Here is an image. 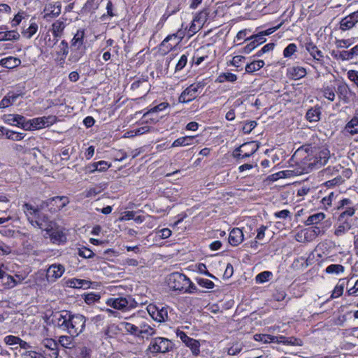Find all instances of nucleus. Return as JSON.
Returning a JSON list of instances; mask_svg holds the SVG:
<instances>
[{
    "instance_id": "1",
    "label": "nucleus",
    "mask_w": 358,
    "mask_h": 358,
    "mask_svg": "<svg viewBox=\"0 0 358 358\" xmlns=\"http://www.w3.org/2000/svg\"><path fill=\"white\" fill-rule=\"evenodd\" d=\"M300 160L301 170L297 171L296 174L300 175L308 173L313 170L318 169L324 166L330 157L329 150L324 147L311 149H298L293 156Z\"/></svg>"
},
{
    "instance_id": "2",
    "label": "nucleus",
    "mask_w": 358,
    "mask_h": 358,
    "mask_svg": "<svg viewBox=\"0 0 358 358\" xmlns=\"http://www.w3.org/2000/svg\"><path fill=\"white\" fill-rule=\"evenodd\" d=\"M53 317L55 325L71 336H78L85 329L87 319L81 314L62 310L56 313Z\"/></svg>"
},
{
    "instance_id": "3",
    "label": "nucleus",
    "mask_w": 358,
    "mask_h": 358,
    "mask_svg": "<svg viewBox=\"0 0 358 358\" xmlns=\"http://www.w3.org/2000/svg\"><path fill=\"white\" fill-rule=\"evenodd\" d=\"M173 348V343L164 337H155L151 339L145 352L147 355H155L158 353H166Z\"/></svg>"
},
{
    "instance_id": "4",
    "label": "nucleus",
    "mask_w": 358,
    "mask_h": 358,
    "mask_svg": "<svg viewBox=\"0 0 358 358\" xmlns=\"http://www.w3.org/2000/svg\"><path fill=\"white\" fill-rule=\"evenodd\" d=\"M336 209L340 211L338 221L351 222L352 217L355 214L357 207L351 199L344 198L338 202Z\"/></svg>"
},
{
    "instance_id": "5",
    "label": "nucleus",
    "mask_w": 358,
    "mask_h": 358,
    "mask_svg": "<svg viewBox=\"0 0 358 358\" xmlns=\"http://www.w3.org/2000/svg\"><path fill=\"white\" fill-rule=\"evenodd\" d=\"M106 304L115 309L129 310L137 307L138 303L130 296L127 297L110 298Z\"/></svg>"
},
{
    "instance_id": "6",
    "label": "nucleus",
    "mask_w": 358,
    "mask_h": 358,
    "mask_svg": "<svg viewBox=\"0 0 358 358\" xmlns=\"http://www.w3.org/2000/svg\"><path fill=\"white\" fill-rule=\"evenodd\" d=\"M166 282L171 289L182 292L189 283V278L183 273L173 272L167 276Z\"/></svg>"
},
{
    "instance_id": "7",
    "label": "nucleus",
    "mask_w": 358,
    "mask_h": 358,
    "mask_svg": "<svg viewBox=\"0 0 358 358\" xmlns=\"http://www.w3.org/2000/svg\"><path fill=\"white\" fill-rule=\"evenodd\" d=\"M336 94L340 101L345 104L350 103L355 98V93L343 81H338L336 83Z\"/></svg>"
},
{
    "instance_id": "8",
    "label": "nucleus",
    "mask_w": 358,
    "mask_h": 358,
    "mask_svg": "<svg viewBox=\"0 0 358 358\" xmlns=\"http://www.w3.org/2000/svg\"><path fill=\"white\" fill-rule=\"evenodd\" d=\"M258 148V145L255 142H248L235 149L233 155L237 159H245L255 153Z\"/></svg>"
},
{
    "instance_id": "9",
    "label": "nucleus",
    "mask_w": 358,
    "mask_h": 358,
    "mask_svg": "<svg viewBox=\"0 0 358 358\" xmlns=\"http://www.w3.org/2000/svg\"><path fill=\"white\" fill-rule=\"evenodd\" d=\"M205 84L203 81L197 82L187 87L180 95L178 101L180 103H188L196 97L199 90L203 89Z\"/></svg>"
},
{
    "instance_id": "10",
    "label": "nucleus",
    "mask_w": 358,
    "mask_h": 358,
    "mask_svg": "<svg viewBox=\"0 0 358 358\" xmlns=\"http://www.w3.org/2000/svg\"><path fill=\"white\" fill-rule=\"evenodd\" d=\"M169 309L168 306H162L149 305L147 307L149 315L154 320L158 322H163L169 320Z\"/></svg>"
},
{
    "instance_id": "11",
    "label": "nucleus",
    "mask_w": 358,
    "mask_h": 358,
    "mask_svg": "<svg viewBox=\"0 0 358 358\" xmlns=\"http://www.w3.org/2000/svg\"><path fill=\"white\" fill-rule=\"evenodd\" d=\"M65 272V267L61 264H52L48 266L45 273V280L52 284L59 279Z\"/></svg>"
},
{
    "instance_id": "12",
    "label": "nucleus",
    "mask_w": 358,
    "mask_h": 358,
    "mask_svg": "<svg viewBox=\"0 0 358 358\" xmlns=\"http://www.w3.org/2000/svg\"><path fill=\"white\" fill-rule=\"evenodd\" d=\"M139 324V337L147 338L156 334V329L147 324L142 318L135 315L127 318Z\"/></svg>"
},
{
    "instance_id": "13",
    "label": "nucleus",
    "mask_w": 358,
    "mask_h": 358,
    "mask_svg": "<svg viewBox=\"0 0 358 358\" xmlns=\"http://www.w3.org/2000/svg\"><path fill=\"white\" fill-rule=\"evenodd\" d=\"M69 203L67 196H55L47 200L46 206L51 212H57L62 210Z\"/></svg>"
},
{
    "instance_id": "14",
    "label": "nucleus",
    "mask_w": 358,
    "mask_h": 358,
    "mask_svg": "<svg viewBox=\"0 0 358 358\" xmlns=\"http://www.w3.org/2000/svg\"><path fill=\"white\" fill-rule=\"evenodd\" d=\"M183 38V33L179 30L176 34L169 35L162 42L161 46L166 48L165 52H169L173 50Z\"/></svg>"
},
{
    "instance_id": "15",
    "label": "nucleus",
    "mask_w": 358,
    "mask_h": 358,
    "mask_svg": "<svg viewBox=\"0 0 358 358\" xmlns=\"http://www.w3.org/2000/svg\"><path fill=\"white\" fill-rule=\"evenodd\" d=\"M46 234L53 243L61 244L66 242V237L64 233L61 229L56 227L55 223L46 231Z\"/></svg>"
},
{
    "instance_id": "16",
    "label": "nucleus",
    "mask_w": 358,
    "mask_h": 358,
    "mask_svg": "<svg viewBox=\"0 0 358 358\" xmlns=\"http://www.w3.org/2000/svg\"><path fill=\"white\" fill-rule=\"evenodd\" d=\"M70 55L69 57V61L71 63L78 62L86 53V45H70Z\"/></svg>"
},
{
    "instance_id": "17",
    "label": "nucleus",
    "mask_w": 358,
    "mask_h": 358,
    "mask_svg": "<svg viewBox=\"0 0 358 358\" xmlns=\"http://www.w3.org/2000/svg\"><path fill=\"white\" fill-rule=\"evenodd\" d=\"M55 115L43 116L33 118L34 130L41 129L52 126L57 122Z\"/></svg>"
},
{
    "instance_id": "18",
    "label": "nucleus",
    "mask_w": 358,
    "mask_h": 358,
    "mask_svg": "<svg viewBox=\"0 0 358 358\" xmlns=\"http://www.w3.org/2000/svg\"><path fill=\"white\" fill-rule=\"evenodd\" d=\"M306 50L309 52L313 59L320 64L324 63L323 52L318 49L313 42H308L305 44Z\"/></svg>"
},
{
    "instance_id": "19",
    "label": "nucleus",
    "mask_w": 358,
    "mask_h": 358,
    "mask_svg": "<svg viewBox=\"0 0 358 358\" xmlns=\"http://www.w3.org/2000/svg\"><path fill=\"white\" fill-rule=\"evenodd\" d=\"M357 23H358V10L341 20L340 29L343 31L349 30L354 27Z\"/></svg>"
},
{
    "instance_id": "20",
    "label": "nucleus",
    "mask_w": 358,
    "mask_h": 358,
    "mask_svg": "<svg viewBox=\"0 0 358 358\" xmlns=\"http://www.w3.org/2000/svg\"><path fill=\"white\" fill-rule=\"evenodd\" d=\"M55 222L50 221L48 217L41 212L31 224L33 227L47 231Z\"/></svg>"
},
{
    "instance_id": "21",
    "label": "nucleus",
    "mask_w": 358,
    "mask_h": 358,
    "mask_svg": "<svg viewBox=\"0 0 358 358\" xmlns=\"http://www.w3.org/2000/svg\"><path fill=\"white\" fill-rule=\"evenodd\" d=\"M245 41H250V43L243 48L242 52L249 54L258 45L264 43L266 41V38H259L257 34H254L247 37Z\"/></svg>"
},
{
    "instance_id": "22",
    "label": "nucleus",
    "mask_w": 358,
    "mask_h": 358,
    "mask_svg": "<svg viewBox=\"0 0 358 358\" xmlns=\"http://www.w3.org/2000/svg\"><path fill=\"white\" fill-rule=\"evenodd\" d=\"M62 10V3L59 1L52 2L47 4L44 8V17H56L59 15Z\"/></svg>"
},
{
    "instance_id": "23",
    "label": "nucleus",
    "mask_w": 358,
    "mask_h": 358,
    "mask_svg": "<svg viewBox=\"0 0 358 358\" xmlns=\"http://www.w3.org/2000/svg\"><path fill=\"white\" fill-rule=\"evenodd\" d=\"M66 27V20L61 18L52 23L50 31L55 38H61L63 35V32ZM57 41L58 39H57Z\"/></svg>"
},
{
    "instance_id": "24",
    "label": "nucleus",
    "mask_w": 358,
    "mask_h": 358,
    "mask_svg": "<svg viewBox=\"0 0 358 358\" xmlns=\"http://www.w3.org/2000/svg\"><path fill=\"white\" fill-rule=\"evenodd\" d=\"M58 48L59 50L57 52L55 61L62 66L65 63L66 57L69 53V46L68 43L65 40H63L59 43Z\"/></svg>"
},
{
    "instance_id": "25",
    "label": "nucleus",
    "mask_w": 358,
    "mask_h": 358,
    "mask_svg": "<svg viewBox=\"0 0 358 358\" xmlns=\"http://www.w3.org/2000/svg\"><path fill=\"white\" fill-rule=\"evenodd\" d=\"M324 98L330 101H334L336 99V85L331 83H324L320 90Z\"/></svg>"
},
{
    "instance_id": "26",
    "label": "nucleus",
    "mask_w": 358,
    "mask_h": 358,
    "mask_svg": "<svg viewBox=\"0 0 358 358\" xmlns=\"http://www.w3.org/2000/svg\"><path fill=\"white\" fill-rule=\"evenodd\" d=\"M244 239L243 231L239 228H234L229 234V243L233 246L241 244Z\"/></svg>"
},
{
    "instance_id": "27",
    "label": "nucleus",
    "mask_w": 358,
    "mask_h": 358,
    "mask_svg": "<svg viewBox=\"0 0 358 358\" xmlns=\"http://www.w3.org/2000/svg\"><path fill=\"white\" fill-rule=\"evenodd\" d=\"M130 321L131 322H120V329L131 335L139 337V324L136 322H133L131 320Z\"/></svg>"
},
{
    "instance_id": "28",
    "label": "nucleus",
    "mask_w": 358,
    "mask_h": 358,
    "mask_svg": "<svg viewBox=\"0 0 358 358\" xmlns=\"http://www.w3.org/2000/svg\"><path fill=\"white\" fill-rule=\"evenodd\" d=\"M307 72L301 66H292L287 69V75L293 80H299L306 76Z\"/></svg>"
},
{
    "instance_id": "29",
    "label": "nucleus",
    "mask_w": 358,
    "mask_h": 358,
    "mask_svg": "<svg viewBox=\"0 0 358 358\" xmlns=\"http://www.w3.org/2000/svg\"><path fill=\"white\" fill-rule=\"evenodd\" d=\"M22 209L27 217V220L30 224L32 223L36 217L39 214L40 210L38 208L33 206L29 203H24L22 206Z\"/></svg>"
},
{
    "instance_id": "30",
    "label": "nucleus",
    "mask_w": 358,
    "mask_h": 358,
    "mask_svg": "<svg viewBox=\"0 0 358 358\" xmlns=\"http://www.w3.org/2000/svg\"><path fill=\"white\" fill-rule=\"evenodd\" d=\"M3 27H0V41H17L20 38V34L16 30L3 31Z\"/></svg>"
},
{
    "instance_id": "31",
    "label": "nucleus",
    "mask_w": 358,
    "mask_h": 358,
    "mask_svg": "<svg viewBox=\"0 0 358 358\" xmlns=\"http://www.w3.org/2000/svg\"><path fill=\"white\" fill-rule=\"evenodd\" d=\"M3 121L12 126L20 127L21 120H23V116L17 114H7L2 117Z\"/></svg>"
},
{
    "instance_id": "32",
    "label": "nucleus",
    "mask_w": 358,
    "mask_h": 358,
    "mask_svg": "<svg viewBox=\"0 0 358 358\" xmlns=\"http://www.w3.org/2000/svg\"><path fill=\"white\" fill-rule=\"evenodd\" d=\"M20 64V59L14 57H8L0 60V65L7 69L15 68Z\"/></svg>"
},
{
    "instance_id": "33",
    "label": "nucleus",
    "mask_w": 358,
    "mask_h": 358,
    "mask_svg": "<svg viewBox=\"0 0 358 358\" xmlns=\"http://www.w3.org/2000/svg\"><path fill=\"white\" fill-rule=\"evenodd\" d=\"M345 131L350 135L358 134V115H355L345 126Z\"/></svg>"
},
{
    "instance_id": "34",
    "label": "nucleus",
    "mask_w": 358,
    "mask_h": 358,
    "mask_svg": "<svg viewBox=\"0 0 358 358\" xmlns=\"http://www.w3.org/2000/svg\"><path fill=\"white\" fill-rule=\"evenodd\" d=\"M338 224L335 229L334 234L336 236H341L348 231L351 227V222L338 221Z\"/></svg>"
},
{
    "instance_id": "35",
    "label": "nucleus",
    "mask_w": 358,
    "mask_h": 358,
    "mask_svg": "<svg viewBox=\"0 0 358 358\" xmlns=\"http://www.w3.org/2000/svg\"><path fill=\"white\" fill-rule=\"evenodd\" d=\"M76 337L69 334L60 336L58 338V342L63 348L71 349L74 346L73 341Z\"/></svg>"
},
{
    "instance_id": "36",
    "label": "nucleus",
    "mask_w": 358,
    "mask_h": 358,
    "mask_svg": "<svg viewBox=\"0 0 358 358\" xmlns=\"http://www.w3.org/2000/svg\"><path fill=\"white\" fill-rule=\"evenodd\" d=\"M326 215L323 213H317L310 215L305 222L306 225H317L324 220Z\"/></svg>"
},
{
    "instance_id": "37",
    "label": "nucleus",
    "mask_w": 358,
    "mask_h": 358,
    "mask_svg": "<svg viewBox=\"0 0 358 358\" xmlns=\"http://www.w3.org/2000/svg\"><path fill=\"white\" fill-rule=\"evenodd\" d=\"M101 0H87L83 7V12L94 13L99 8Z\"/></svg>"
},
{
    "instance_id": "38",
    "label": "nucleus",
    "mask_w": 358,
    "mask_h": 358,
    "mask_svg": "<svg viewBox=\"0 0 358 358\" xmlns=\"http://www.w3.org/2000/svg\"><path fill=\"white\" fill-rule=\"evenodd\" d=\"M18 94L8 93L0 101V108H5L11 106L17 99Z\"/></svg>"
},
{
    "instance_id": "39",
    "label": "nucleus",
    "mask_w": 358,
    "mask_h": 358,
    "mask_svg": "<svg viewBox=\"0 0 358 358\" xmlns=\"http://www.w3.org/2000/svg\"><path fill=\"white\" fill-rule=\"evenodd\" d=\"M345 282V278H341L338 280V283L336 284L334 290L332 291L330 297L331 299L338 298L343 294Z\"/></svg>"
},
{
    "instance_id": "40",
    "label": "nucleus",
    "mask_w": 358,
    "mask_h": 358,
    "mask_svg": "<svg viewBox=\"0 0 358 358\" xmlns=\"http://www.w3.org/2000/svg\"><path fill=\"white\" fill-rule=\"evenodd\" d=\"M85 37V30L83 29H80L74 34L73 38L71 41V44L85 45L84 43Z\"/></svg>"
},
{
    "instance_id": "41",
    "label": "nucleus",
    "mask_w": 358,
    "mask_h": 358,
    "mask_svg": "<svg viewBox=\"0 0 358 358\" xmlns=\"http://www.w3.org/2000/svg\"><path fill=\"white\" fill-rule=\"evenodd\" d=\"M194 139V136H187L184 137H180L177 138L173 141L171 145L172 148L179 147V146H186L191 145L192 143V141Z\"/></svg>"
},
{
    "instance_id": "42",
    "label": "nucleus",
    "mask_w": 358,
    "mask_h": 358,
    "mask_svg": "<svg viewBox=\"0 0 358 358\" xmlns=\"http://www.w3.org/2000/svg\"><path fill=\"white\" fill-rule=\"evenodd\" d=\"M320 108H310L307 111L306 117L310 122H317L320 119Z\"/></svg>"
},
{
    "instance_id": "43",
    "label": "nucleus",
    "mask_w": 358,
    "mask_h": 358,
    "mask_svg": "<svg viewBox=\"0 0 358 358\" xmlns=\"http://www.w3.org/2000/svg\"><path fill=\"white\" fill-rule=\"evenodd\" d=\"M236 80L237 76L236 74L227 72L219 75L215 81L219 83H222L224 82L234 83Z\"/></svg>"
},
{
    "instance_id": "44",
    "label": "nucleus",
    "mask_w": 358,
    "mask_h": 358,
    "mask_svg": "<svg viewBox=\"0 0 358 358\" xmlns=\"http://www.w3.org/2000/svg\"><path fill=\"white\" fill-rule=\"evenodd\" d=\"M264 65L263 60L253 61L245 66V71L247 73H253L262 69Z\"/></svg>"
},
{
    "instance_id": "45",
    "label": "nucleus",
    "mask_w": 358,
    "mask_h": 358,
    "mask_svg": "<svg viewBox=\"0 0 358 358\" xmlns=\"http://www.w3.org/2000/svg\"><path fill=\"white\" fill-rule=\"evenodd\" d=\"M345 268L341 264H331L325 268V272L328 274L339 275L343 273Z\"/></svg>"
},
{
    "instance_id": "46",
    "label": "nucleus",
    "mask_w": 358,
    "mask_h": 358,
    "mask_svg": "<svg viewBox=\"0 0 358 358\" xmlns=\"http://www.w3.org/2000/svg\"><path fill=\"white\" fill-rule=\"evenodd\" d=\"M66 285L69 287L72 288H82L84 286H86L88 285V282L85 280H80V279H76V278H72L66 282Z\"/></svg>"
},
{
    "instance_id": "47",
    "label": "nucleus",
    "mask_w": 358,
    "mask_h": 358,
    "mask_svg": "<svg viewBox=\"0 0 358 358\" xmlns=\"http://www.w3.org/2000/svg\"><path fill=\"white\" fill-rule=\"evenodd\" d=\"M3 135H6V136L8 139L15 141H21L25 136V134L24 133L15 132V131H10V130H8L6 129L4 131Z\"/></svg>"
},
{
    "instance_id": "48",
    "label": "nucleus",
    "mask_w": 358,
    "mask_h": 358,
    "mask_svg": "<svg viewBox=\"0 0 358 358\" xmlns=\"http://www.w3.org/2000/svg\"><path fill=\"white\" fill-rule=\"evenodd\" d=\"M209 12L208 9H203L202 11L199 12V13L195 15L194 17V20L198 24H200V26L202 27V26L204 24L206 21L208 19Z\"/></svg>"
},
{
    "instance_id": "49",
    "label": "nucleus",
    "mask_w": 358,
    "mask_h": 358,
    "mask_svg": "<svg viewBox=\"0 0 358 358\" xmlns=\"http://www.w3.org/2000/svg\"><path fill=\"white\" fill-rule=\"evenodd\" d=\"M185 345L189 348L193 355L198 356L200 354V343L197 340L192 338Z\"/></svg>"
},
{
    "instance_id": "50",
    "label": "nucleus",
    "mask_w": 358,
    "mask_h": 358,
    "mask_svg": "<svg viewBox=\"0 0 358 358\" xmlns=\"http://www.w3.org/2000/svg\"><path fill=\"white\" fill-rule=\"evenodd\" d=\"M169 106V103H167V102H162V103H159V104H158V105L151 108L150 109H149L144 114L143 116L146 117V116L149 115L151 113H158V112L163 111L164 110L167 108Z\"/></svg>"
},
{
    "instance_id": "51",
    "label": "nucleus",
    "mask_w": 358,
    "mask_h": 358,
    "mask_svg": "<svg viewBox=\"0 0 358 358\" xmlns=\"http://www.w3.org/2000/svg\"><path fill=\"white\" fill-rule=\"evenodd\" d=\"M92 350L86 346L79 348L76 358H91Z\"/></svg>"
},
{
    "instance_id": "52",
    "label": "nucleus",
    "mask_w": 358,
    "mask_h": 358,
    "mask_svg": "<svg viewBox=\"0 0 358 358\" xmlns=\"http://www.w3.org/2000/svg\"><path fill=\"white\" fill-rule=\"evenodd\" d=\"M196 281L199 286L206 289H213L215 287L214 282L208 279L196 278Z\"/></svg>"
},
{
    "instance_id": "53",
    "label": "nucleus",
    "mask_w": 358,
    "mask_h": 358,
    "mask_svg": "<svg viewBox=\"0 0 358 358\" xmlns=\"http://www.w3.org/2000/svg\"><path fill=\"white\" fill-rule=\"evenodd\" d=\"M254 338L255 341H261L264 343H272L275 339L274 336L267 334H255Z\"/></svg>"
},
{
    "instance_id": "54",
    "label": "nucleus",
    "mask_w": 358,
    "mask_h": 358,
    "mask_svg": "<svg viewBox=\"0 0 358 358\" xmlns=\"http://www.w3.org/2000/svg\"><path fill=\"white\" fill-rule=\"evenodd\" d=\"M337 194L336 195L334 192H331L329 194L325 197H324L321 202L323 206L327 209L328 207L331 206L334 200L336 199Z\"/></svg>"
},
{
    "instance_id": "55",
    "label": "nucleus",
    "mask_w": 358,
    "mask_h": 358,
    "mask_svg": "<svg viewBox=\"0 0 358 358\" xmlns=\"http://www.w3.org/2000/svg\"><path fill=\"white\" fill-rule=\"evenodd\" d=\"M19 127H21L22 129L26 131L34 130L33 119L27 120L25 117L23 116V120L20 121Z\"/></svg>"
},
{
    "instance_id": "56",
    "label": "nucleus",
    "mask_w": 358,
    "mask_h": 358,
    "mask_svg": "<svg viewBox=\"0 0 358 358\" xmlns=\"http://www.w3.org/2000/svg\"><path fill=\"white\" fill-rule=\"evenodd\" d=\"M297 50V47L295 43L289 44L283 50V55L285 57H290L292 56Z\"/></svg>"
},
{
    "instance_id": "57",
    "label": "nucleus",
    "mask_w": 358,
    "mask_h": 358,
    "mask_svg": "<svg viewBox=\"0 0 358 358\" xmlns=\"http://www.w3.org/2000/svg\"><path fill=\"white\" fill-rule=\"evenodd\" d=\"M272 275V273L270 271H263L259 273L256 276V281L259 283H263L269 280V278Z\"/></svg>"
},
{
    "instance_id": "58",
    "label": "nucleus",
    "mask_w": 358,
    "mask_h": 358,
    "mask_svg": "<svg viewBox=\"0 0 358 358\" xmlns=\"http://www.w3.org/2000/svg\"><path fill=\"white\" fill-rule=\"evenodd\" d=\"M340 169H341V166L340 165H338L337 166H332V167L329 166L327 169L322 171V176H334L338 172Z\"/></svg>"
},
{
    "instance_id": "59",
    "label": "nucleus",
    "mask_w": 358,
    "mask_h": 358,
    "mask_svg": "<svg viewBox=\"0 0 358 358\" xmlns=\"http://www.w3.org/2000/svg\"><path fill=\"white\" fill-rule=\"evenodd\" d=\"M38 30V25L35 22L31 23L29 27L25 31L23 32L24 35H27L26 36L28 38H31L37 31Z\"/></svg>"
},
{
    "instance_id": "60",
    "label": "nucleus",
    "mask_w": 358,
    "mask_h": 358,
    "mask_svg": "<svg viewBox=\"0 0 358 358\" xmlns=\"http://www.w3.org/2000/svg\"><path fill=\"white\" fill-rule=\"evenodd\" d=\"M20 338L18 336L8 335L4 337L3 341L6 345H18Z\"/></svg>"
},
{
    "instance_id": "61",
    "label": "nucleus",
    "mask_w": 358,
    "mask_h": 358,
    "mask_svg": "<svg viewBox=\"0 0 358 358\" xmlns=\"http://www.w3.org/2000/svg\"><path fill=\"white\" fill-rule=\"evenodd\" d=\"M344 182L343 178L341 176H336L334 178L324 182L327 187H333L334 185H341Z\"/></svg>"
},
{
    "instance_id": "62",
    "label": "nucleus",
    "mask_w": 358,
    "mask_h": 358,
    "mask_svg": "<svg viewBox=\"0 0 358 358\" xmlns=\"http://www.w3.org/2000/svg\"><path fill=\"white\" fill-rule=\"evenodd\" d=\"M3 285L6 288L11 289L16 286V282L13 275H8L6 279L3 280Z\"/></svg>"
},
{
    "instance_id": "63",
    "label": "nucleus",
    "mask_w": 358,
    "mask_h": 358,
    "mask_svg": "<svg viewBox=\"0 0 358 358\" xmlns=\"http://www.w3.org/2000/svg\"><path fill=\"white\" fill-rule=\"evenodd\" d=\"M187 63V55H182L176 66V71H180L184 69Z\"/></svg>"
},
{
    "instance_id": "64",
    "label": "nucleus",
    "mask_w": 358,
    "mask_h": 358,
    "mask_svg": "<svg viewBox=\"0 0 358 358\" xmlns=\"http://www.w3.org/2000/svg\"><path fill=\"white\" fill-rule=\"evenodd\" d=\"M347 74L348 79L353 82L358 87V71L350 70Z\"/></svg>"
}]
</instances>
